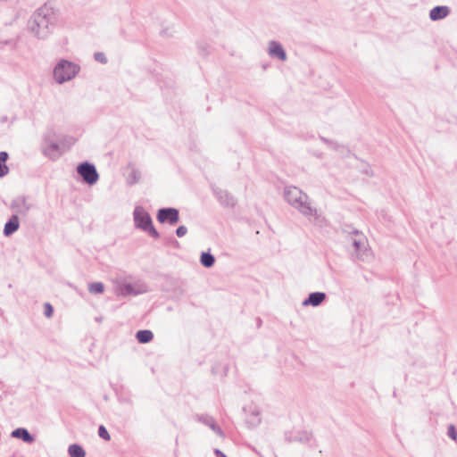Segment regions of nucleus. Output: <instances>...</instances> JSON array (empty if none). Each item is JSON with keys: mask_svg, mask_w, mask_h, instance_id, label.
Returning <instances> with one entry per match:
<instances>
[{"mask_svg": "<svg viewBox=\"0 0 457 457\" xmlns=\"http://www.w3.org/2000/svg\"><path fill=\"white\" fill-rule=\"evenodd\" d=\"M54 22V11L51 4L39 7L28 21L29 30L38 38H46Z\"/></svg>", "mask_w": 457, "mask_h": 457, "instance_id": "1", "label": "nucleus"}, {"mask_svg": "<svg viewBox=\"0 0 457 457\" xmlns=\"http://www.w3.org/2000/svg\"><path fill=\"white\" fill-rule=\"evenodd\" d=\"M284 198L289 205L309 220L319 218L318 210L313 205L309 195L299 187L294 186L286 187L284 189Z\"/></svg>", "mask_w": 457, "mask_h": 457, "instance_id": "2", "label": "nucleus"}, {"mask_svg": "<svg viewBox=\"0 0 457 457\" xmlns=\"http://www.w3.org/2000/svg\"><path fill=\"white\" fill-rule=\"evenodd\" d=\"M74 142L71 137H59L54 130H48L43 137L42 153L49 159L56 161Z\"/></svg>", "mask_w": 457, "mask_h": 457, "instance_id": "3", "label": "nucleus"}, {"mask_svg": "<svg viewBox=\"0 0 457 457\" xmlns=\"http://www.w3.org/2000/svg\"><path fill=\"white\" fill-rule=\"evenodd\" d=\"M80 71V67L70 61L61 60L54 69V78L58 84L71 80Z\"/></svg>", "mask_w": 457, "mask_h": 457, "instance_id": "4", "label": "nucleus"}, {"mask_svg": "<svg viewBox=\"0 0 457 457\" xmlns=\"http://www.w3.org/2000/svg\"><path fill=\"white\" fill-rule=\"evenodd\" d=\"M133 218L136 228L147 232L151 237L154 238H158L160 237L159 232L153 226L150 214L142 206H137L134 209Z\"/></svg>", "mask_w": 457, "mask_h": 457, "instance_id": "5", "label": "nucleus"}, {"mask_svg": "<svg viewBox=\"0 0 457 457\" xmlns=\"http://www.w3.org/2000/svg\"><path fill=\"white\" fill-rule=\"evenodd\" d=\"M349 234L356 257L361 261L368 259L370 256V250L368 248V240L365 235L356 229L349 232Z\"/></svg>", "mask_w": 457, "mask_h": 457, "instance_id": "6", "label": "nucleus"}, {"mask_svg": "<svg viewBox=\"0 0 457 457\" xmlns=\"http://www.w3.org/2000/svg\"><path fill=\"white\" fill-rule=\"evenodd\" d=\"M115 293L117 295L129 296L137 295L148 291L147 287L145 284L137 282L135 284L127 283L122 278H117L114 281Z\"/></svg>", "mask_w": 457, "mask_h": 457, "instance_id": "7", "label": "nucleus"}, {"mask_svg": "<svg viewBox=\"0 0 457 457\" xmlns=\"http://www.w3.org/2000/svg\"><path fill=\"white\" fill-rule=\"evenodd\" d=\"M77 172L82 178L83 181L90 186L96 184L99 179L95 165L87 162L79 163L77 167Z\"/></svg>", "mask_w": 457, "mask_h": 457, "instance_id": "8", "label": "nucleus"}, {"mask_svg": "<svg viewBox=\"0 0 457 457\" xmlns=\"http://www.w3.org/2000/svg\"><path fill=\"white\" fill-rule=\"evenodd\" d=\"M157 220L161 223L168 222L170 225L176 224L179 220V212L176 208H162L158 211Z\"/></svg>", "mask_w": 457, "mask_h": 457, "instance_id": "9", "label": "nucleus"}, {"mask_svg": "<svg viewBox=\"0 0 457 457\" xmlns=\"http://www.w3.org/2000/svg\"><path fill=\"white\" fill-rule=\"evenodd\" d=\"M213 192L219 203L222 206L232 208L236 205V198L227 190L221 188H215Z\"/></svg>", "mask_w": 457, "mask_h": 457, "instance_id": "10", "label": "nucleus"}, {"mask_svg": "<svg viewBox=\"0 0 457 457\" xmlns=\"http://www.w3.org/2000/svg\"><path fill=\"white\" fill-rule=\"evenodd\" d=\"M12 208L21 215H27L32 204L24 196H20L12 202Z\"/></svg>", "mask_w": 457, "mask_h": 457, "instance_id": "11", "label": "nucleus"}, {"mask_svg": "<svg viewBox=\"0 0 457 457\" xmlns=\"http://www.w3.org/2000/svg\"><path fill=\"white\" fill-rule=\"evenodd\" d=\"M268 54L272 58H278L280 61L287 60V54L283 46L277 41L269 42Z\"/></svg>", "mask_w": 457, "mask_h": 457, "instance_id": "12", "label": "nucleus"}, {"mask_svg": "<svg viewBox=\"0 0 457 457\" xmlns=\"http://www.w3.org/2000/svg\"><path fill=\"white\" fill-rule=\"evenodd\" d=\"M326 299V294L323 292H313L303 302V306H319Z\"/></svg>", "mask_w": 457, "mask_h": 457, "instance_id": "13", "label": "nucleus"}, {"mask_svg": "<svg viewBox=\"0 0 457 457\" xmlns=\"http://www.w3.org/2000/svg\"><path fill=\"white\" fill-rule=\"evenodd\" d=\"M451 10L448 6L439 5L432 8L429 12V18L432 21H439L447 17Z\"/></svg>", "mask_w": 457, "mask_h": 457, "instance_id": "14", "label": "nucleus"}, {"mask_svg": "<svg viewBox=\"0 0 457 457\" xmlns=\"http://www.w3.org/2000/svg\"><path fill=\"white\" fill-rule=\"evenodd\" d=\"M12 436L15 438L21 439L25 443L31 444L34 442L35 438L33 436L30 435V433L28 431V429L23 428H19L14 429L12 432Z\"/></svg>", "mask_w": 457, "mask_h": 457, "instance_id": "15", "label": "nucleus"}, {"mask_svg": "<svg viewBox=\"0 0 457 457\" xmlns=\"http://www.w3.org/2000/svg\"><path fill=\"white\" fill-rule=\"evenodd\" d=\"M19 218L17 215H12L10 220L5 223L4 228V234L6 237L12 235L19 228Z\"/></svg>", "mask_w": 457, "mask_h": 457, "instance_id": "16", "label": "nucleus"}, {"mask_svg": "<svg viewBox=\"0 0 457 457\" xmlns=\"http://www.w3.org/2000/svg\"><path fill=\"white\" fill-rule=\"evenodd\" d=\"M154 334L151 330L144 329L138 330L136 334L137 340L141 344H147L152 341Z\"/></svg>", "mask_w": 457, "mask_h": 457, "instance_id": "17", "label": "nucleus"}, {"mask_svg": "<svg viewBox=\"0 0 457 457\" xmlns=\"http://www.w3.org/2000/svg\"><path fill=\"white\" fill-rule=\"evenodd\" d=\"M130 171L127 177V183L129 185L137 184L141 179V172L133 165H129Z\"/></svg>", "mask_w": 457, "mask_h": 457, "instance_id": "18", "label": "nucleus"}, {"mask_svg": "<svg viewBox=\"0 0 457 457\" xmlns=\"http://www.w3.org/2000/svg\"><path fill=\"white\" fill-rule=\"evenodd\" d=\"M68 453L71 457H85L86 453L84 449L76 444L71 445L68 448Z\"/></svg>", "mask_w": 457, "mask_h": 457, "instance_id": "19", "label": "nucleus"}, {"mask_svg": "<svg viewBox=\"0 0 457 457\" xmlns=\"http://www.w3.org/2000/svg\"><path fill=\"white\" fill-rule=\"evenodd\" d=\"M8 157L9 155L6 152H0V178H3L9 172V168L5 164Z\"/></svg>", "mask_w": 457, "mask_h": 457, "instance_id": "20", "label": "nucleus"}, {"mask_svg": "<svg viewBox=\"0 0 457 457\" xmlns=\"http://www.w3.org/2000/svg\"><path fill=\"white\" fill-rule=\"evenodd\" d=\"M200 262L203 266L211 268L215 262V258L211 253H203L201 254Z\"/></svg>", "mask_w": 457, "mask_h": 457, "instance_id": "21", "label": "nucleus"}, {"mask_svg": "<svg viewBox=\"0 0 457 457\" xmlns=\"http://www.w3.org/2000/svg\"><path fill=\"white\" fill-rule=\"evenodd\" d=\"M88 291L91 294H102L104 291V286L102 282H93L88 285Z\"/></svg>", "mask_w": 457, "mask_h": 457, "instance_id": "22", "label": "nucleus"}, {"mask_svg": "<svg viewBox=\"0 0 457 457\" xmlns=\"http://www.w3.org/2000/svg\"><path fill=\"white\" fill-rule=\"evenodd\" d=\"M247 422L253 426L255 427L261 422V418L258 411H254L252 413V415L248 418Z\"/></svg>", "mask_w": 457, "mask_h": 457, "instance_id": "23", "label": "nucleus"}, {"mask_svg": "<svg viewBox=\"0 0 457 457\" xmlns=\"http://www.w3.org/2000/svg\"><path fill=\"white\" fill-rule=\"evenodd\" d=\"M98 435L101 438L109 441L111 439L109 432L104 426L101 425L98 428Z\"/></svg>", "mask_w": 457, "mask_h": 457, "instance_id": "24", "label": "nucleus"}, {"mask_svg": "<svg viewBox=\"0 0 457 457\" xmlns=\"http://www.w3.org/2000/svg\"><path fill=\"white\" fill-rule=\"evenodd\" d=\"M199 420L210 428L215 424L213 418L207 415L199 417Z\"/></svg>", "mask_w": 457, "mask_h": 457, "instance_id": "25", "label": "nucleus"}, {"mask_svg": "<svg viewBox=\"0 0 457 457\" xmlns=\"http://www.w3.org/2000/svg\"><path fill=\"white\" fill-rule=\"evenodd\" d=\"M447 435L453 440H454V441L457 440V431H456V428H455L454 425L451 424V425L448 426Z\"/></svg>", "mask_w": 457, "mask_h": 457, "instance_id": "26", "label": "nucleus"}, {"mask_svg": "<svg viewBox=\"0 0 457 457\" xmlns=\"http://www.w3.org/2000/svg\"><path fill=\"white\" fill-rule=\"evenodd\" d=\"M94 57H95L96 61H97V62H99L101 63H106L107 62V58H106V56L104 55V53L96 52V53H95Z\"/></svg>", "mask_w": 457, "mask_h": 457, "instance_id": "27", "label": "nucleus"}, {"mask_svg": "<svg viewBox=\"0 0 457 457\" xmlns=\"http://www.w3.org/2000/svg\"><path fill=\"white\" fill-rule=\"evenodd\" d=\"M187 233V228L185 226H179L176 230V234L179 237H184Z\"/></svg>", "mask_w": 457, "mask_h": 457, "instance_id": "28", "label": "nucleus"}, {"mask_svg": "<svg viewBox=\"0 0 457 457\" xmlns=\"http://www.w3.org/2000/svg\"><path fill=\"white\" fill-rule=\"evenodd\" d=\"M53 307L50 303H45V315L48 318H50L53 315Z\"/></svg>", "mask_w": 457, "mask_h": 457, "instance_id": "29", "label": "nucleus"}, {"mask_svg": "<svg viewBox=\"0 0 457 457\" xmlns=\"http://www.w3.org/2000/svg\"><path fill=\"white\" fill-rule=\"evenodd\" d=\"M211 429L212 431H214L217 435H219L220 436L223 437L224 436V434H223V431L221 430V428L217 426L216 424L212 425L211 427Z\"/></svg>", "mask_w": 457, "mask_h": 457, "instance_id": "30", "label": "nucleus"}, {"mask_svg": "<svg viewBox=\"0 0 457 457\" xmlns=\"http://www.w3.org/2000/svg\"><path fill=\"white\" fill-rule=\"evenodd\" d=\"M214 453L216 457H227L220 450L215 449Z\"/></svg>", "mask_w": 457, "mask_h": 457, "instance_id": "31", "label": "nucleus"}]
</instances>
